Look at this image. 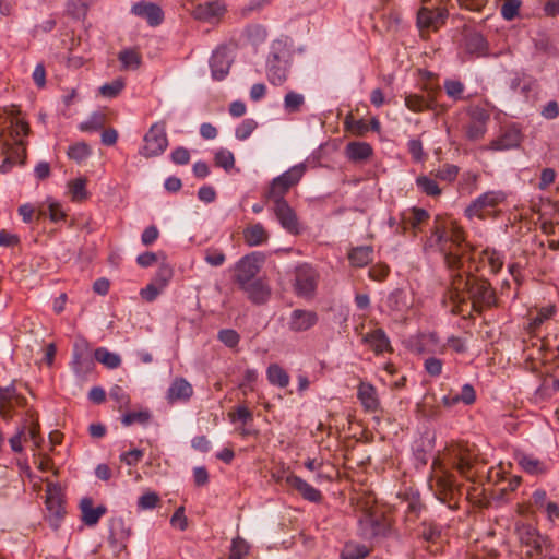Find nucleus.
Segmentation results:
<instances>
[{
	"label": "nucleus",
	"instance_id": "1",
	"mask_svg": "<svg viewBox=\"0 0 559 559\" xmlns=\"http://www.w3.org/2000/svg\"><path fill=\"white\" fill-rule=\"evenodd\" d=\"M507 192L503 190H488L476 197L464 210V215L473 221L495 217L498 206L506 202Z\"/></svg>",
	"mask_w": 559,
	"mask_h": 559
},
{
	"label": "nucleus",
	"instance_id": "2",
	"mask_svg": "<svg viewBox=\"0 0 559 559\" xmlns=\"http://www.w3.org/2000/svg\"><path fill=\"white\" fill-rule=\"evenodd\" d=\"M413 305V295L404 289L396 288L382 299L380 311L388 314L394 322L402 323L406 321Z\"/></svg>",
	"mask_w": 559,
	"mask_h": 559
},
{
	"label": "nucleus",
	"instance_id": "3",
	"mask_svg": "<svg viewBox=\"0 0 559 559\" xmlns=\"http://www.w3.org/2000/svg\"><path fill=\"white\" fill-rule=\"evenodd\" d=\"M306 170L307 165L305 163H299L292 166L280 176L273 178L266 193L267 199L285 200L284 195L292 187L296 186L301 180Z\"/></svg>",
	"mask_w": 559,
	"mask_h": 559
},
{
	"label": "nucleus",
	"instance_id": "4",
	"mask_svg": "<svg viewBox=\"0 0 559 559\" xmlns=\"http://www.w3.org/2000/svg\"><path fill=\"white\" fill-rule=\"evenodd\" d=\"M143 142L144 144L139 151L142 156L150 158L163 154L168 146L164 123L156 122L152 124L144 135Z\"/></svg>",
	"mask_w": 559,
	"mask_h": 559
},
{
	"label": "nucleus",
	"instance_id": "5",
	"mask_svg": "<svg viewBox=\"0 0 559 559\" xmlns=\"http://www.w3.org/2000/svg\"><path fill=\"white\" fill-rule=\"evenodd\" d=\"M319 273L314 267L305 263L295 269L294 290L297 296L310 299L318 286Z\"/></svg>",
	"mask_w": 559,
	"mask_h": 559
},
{
	"label": "nucleus",
	"instance_id": "6",
	"mask_svg": "<svg viewBox=\"0 0 559 559\" xmlns=\"http://www.w3.org/2000/svg\"><path fill=\"white\" fill-rule=\"evenodd\" d=\"M424 3H430L436 8L424 7L417 14V25L420 28H437L444 23L448 16V10L442 7L450 0H421Z\"/></svg>",
	"mask_w": 559,
	"mask_h": 559
},
{
	"label": "nucleus",
	"instance_id": "7",
	"mask_svg": "<svg viewBox=\"0 0 559 559\" xmlns=\"http://www.w3.org/2000/svg\"><path fill=\"white\" fill-rule=\"evenodd\" d=\"M273 202V213L283 229L292 235L301 233L302 227L298 221L297 214L294 209L287 203L286 200H271Z\"/></svg>",
	"mask_w": 559,
	"mask_h": 559
},
{
	"label": "nucleus",
	"instance_id": "8",
	"mask_svg": "<svg viewBox=\"0 0 559 559\" xmlns=\"http://www.w3.org/2000/svg\"><path fill=\"white\" fill-rule=\"evenodd\" d=\"M48 521L57 530L66 516V508L62 501L61 490L56 485H48L46 495Z\"/></svg>",
	"mask_w": 559,
	"mask_h": 559
},
{
	"label": "nucleus",
	"instance_id": "9",
	"mask_svg": "<svg viewBox=\"0 0 559 559\" xmlns=\"http://www.w3.org/2000/svg\"><path fill=\"white\" fill-rule=\"evenodd\" d=\"M263 258L260 253L253 252L245 255L236 264V282L239 286L254 280L260 270Z\"/></svg>",
	"mask_w": 559,
	"mask_h": 559
},
{
	"label": "nucleus",
	"instance_id": "10",
	"mask_svg": "<svg viewBox=\"0 0 559 559\" xmlns=\"http://www.w3.org/2000/svg\"><path fill=\"white\" fill-rule=\"evenodd\" d=\"M130 13L145 20L151 27L160 25L165 16L163 9L158 4L146 0L133 3Z\"/></svg>",
	"mask_w": 559,
	"mask_h": 559
},
{
	"label": "nucleus",
	"instance_id": "11",
	"mask_svg": "<svg viewBox=\"0 0 559 559\" xmlns=\"http://www.w3.org/2000/svg\"><path fill=\"white\" fill-rule=\"evenodd\" d=\"M231 58L226 48L222 47L213 51L210 59L212 78L216 81L224 80L229 73Z\"/></svg>",
	"mask_w": 559,
	"mask_h": 559
},
{
	"label": "nucleus",
	"instance_id": "12",
	"mask_svg": "<svg viewBox=\"0 0 559 559\" xmlns=\"http://www.w3.org/2000/svg\"><path fill=\"white\" fill-rule=\"evenodd\" d=\"M26 403L25 397L17 394L13 384L0 386V415L9 416L15 407H22Z\"/></svg>",
	"mask_w": 559,
	"mask_h": 559
},
{
	"label": "nucleus",
	"instance_id": "13",
	"mask_svg": "<svg viewBox=\"0 0 559 559\" xmlns=\"http://www.w3.org/2000/svg\"><path fill=\"white\" fill-rule=\"evenodd\" d=\"M522 142V134L515 126L507 128L500 136L492 140L488 146L491 151H508L516 148Z\"/></svg>",
	"mask_w": 559,
	"mask_h": 559
},
{
	"label": "nucleus",
	"instance_id": "14",
	"mask_svg": "<svg viewBox=\"0 0 559 559\" xmlns=\"http://www.w3.org/2000/svg\"><path fill=\"white\" fill-rule=\"evenodd\" d=\"M193 394V388L191 383L182 377L175 378L167 392L166 400L168 403L174 404L177 402H187Z\"/></svg>",
	"mask_w": 559,
	"mask_h": 559
},
{
	"label": "nucleus",
	"instance_id": "15",
	"mask_svg": "<svg viewBox=\"0 0 559 559\" xmlns=\"http://www.w3.org/2000/svg\"><path fill=\"white\" fill-rule=\"evenodd\" d=\"M79 509L83 524L90 527L95 526L107 512V508L103 504L94 507L93 499L90 497H84L80 500Z\"/></svg>",
	"mask_w": 559,
	"mask_h": 559
},
{
	"label": "nucleus",
	"instance_id": "16",
	"mask_svg": "<svg viewBox=\"0 0 559 559\" xmlns=\"http://www.w3.org/2000/svg\"><path fill=\"white\" fill-rule=\"evenodd\" d=\"M318 322V316L314 311L295 309L292 311L288 328L294 332H304L311 329Z\"/></svg>",
	"mask_w": 559,
	"mask_h": 559
},
{
	"label": "nucleus",
	"instance_id": "17",
	"mask_svg": "<svg viewBox=\"0 0 559 559\" xmlns=\"http://www.w3.org/2000/svg\"><path fill=\"white\" fill-rule=\"evenodd\" d=\"M463 49L472 58L485 57L488 55V41L480 33H469L464 37Z\"/></svg>",
	"mask_w": 559,
	"mask_h": 559
},
{
	"label": "nucleus",
	"instance_id": "18",
	"mask_svg": "<svg viewBox=\"0 0 559 559\" xmlns=\"http://www.w3.org/2000/svg\"><path fill=\"white\" fill-rule=\"evenodd\" d=\"M282 479L290 487L296 489L306 500L311 502H318L321 499V492L313 486L308 484L306 480L294 474H288L282 477Z\"/></svg>",
	"mask_w": 559,
	"mask_h": 559
},
{
	"label": "nucleus",
	"instance_id": "19",
	"mask_svg": "<svg viewBox=\"0 0 559 559\" xmlns=\"http://www.w3.org/2000/svg\"><path fill=\"white\" fill-rule=\"evenodd\" d=\"M267 76L273 85H281L287 75V61L277 53H271L266 63Z\"/></svg>",
	"mask_w": 559,
	"mask_h": 559
},
{
	"label": "nucleus",
	"instance_id": "20",
	"mask_svg": "<svg viewBox=\"0 0 559 559\" xmlns=\"http://www.w3.org/2000/svg\"><path fill=\"white\" fill-rule=\"evenodd\" d=\"M225 11V3L219 0H214L199 4L193 11V16L200 21L211 22L214 19L221 17Z\"/></svg>",
	"mask_w": 559,
	"mask_h": 559
},
{
	"label": "nucleus",
	"instance_id": "21",
	"mask_svg": "<svg viewBox=\"0 0 559 559\" xmlns=\"http://www.w3.org/2000/svg\"><path fill=\"white\" fill-rule=\"evenodd\" d=\"M519 537L523 545L530 547L534 552H542L543 547L547 543V538L542 536L538 531L530 525L519 528Z\"/></svg>",
	"mask_w": 559,
	"mask_h": 559
},
{
	"label": "nucleus",
	"instance_id": "22",
	"mask_svg": "<svg viewBox=\"0 0 559 559\" xmlns=\"http://www.w3.org/2000/svg\"><path fill=\"white\" fill-rule=\"evenodd\" d=\"M240 288L254 304H264L270 298L271 289L262 280H253L241 285Z\"/></svg>",
	"mask_w": 559,
	"mask_h": 559
},
{
	"label": "nucleus",
	"instance_id": "23",
	"mask_svg": "<svg viewBox=\"0 0 559 559\" xmlns=\"http://www.w3.org/2000/svg\"><path fill=\"white\" fill-rule=\"evenodd\" d=\"M357 397L366 411L376 412L379 409L380 401L377 390L372 384L361 382L358 385Z\"/></svg>",
	"mask_w": 559,
	"mask_h": 559
},
{
	"label": "nucleus",
	"instance_id": "24",
	"mask_svg": "<svg viewBox=\"0 0 559 559\" xmlns=\"http://www.w3.org/2000/svg\"><path fill=\"white\" fill-rule=\"evenodd\" d=\"M430 241L431 245L437 246L444 255H448L452 252V247L460 241V234L454 230L449 233L436 229Z\"/></svg>",
	"mask_w": 559,
	"mask_h": 559
},
{
	"label": "nucleus",
	"instance_id": "25",
	"mask_svg": "<svg viewBox=\"0 0 559 559\" xmlns=\"http://www.w3.org/2000/svg\"><path fill=\"white\" fill-rule=\"evenodd\" d=\"M364 342L378 355L392 349L390 338L382 329L367 333L364 336Z\"/></svg>",
	"mask_w": 559,
	"mask_h": 559
},
{
	"label": "nucleus",
	"instance_id": "26",
	"mask_svg": "<svg viewBox=\"0 0 559 559\" xmlns=\"http://www.w3.org/2000/svg\"><path fill=\"white\" fill-rule=\"evenodd\" d=\"M373 154L371 145L367 142H349L345 147V155L348 160L361 163L369 159Z\"/></svg>",
	"mask_w": 559,
	"mask_h": 559
},
{
	"label": "nucleus",
	"instance_id": "27",
	"mask_svg": "<svg viewBox=\"0 0 559 559\" xmlns=\"http://www.w3.org/2000/svg\"><path fill=\"white\" fill-rule=\"evenodd\" d=\"M429 218V213L420 207H409L401 213V223L404 228L417 229Z\"/></svg>",
	"mask_w": 559,
	"mask_h": 559
},
{
	"label": "nucleus",
	"instance_id": "28",
	"mask_svg": "<svg viewBox=\"0 0 559 559\" xmlns=\"http://www.w3.org/2000/svg\"><path fill=\"white\" fill-rule=\"evenodd\" d=\"M270 235L261 223L249 225L243 230L245 242L249 247H258L265 243Z\"/></svg>",
	"mask_w": 559,
	"mask_h": 559
},
{
	"label": "nucleus",
	"instance_id": "29",
	"mask_svg": "<svg viewBox=\"0 0 559 559\" xmlns=\"http://www.w3.org/2000/svg\"><path fill=\"white\" fill-rule=\"evenodd\" d=\"M433 473L429 478V486L432 488L435 485L439 487L441 490H450L453 485L452 475H450L447 471L443 469L441 465L437 461L433 462Z\"/></svg>",
	"mask_w": 559,
	"mask_h": 559
},
{
	"label": "nucleus",
	"instance_id": "30",
	"mask_svg": "<svg viewBox=\"0 0 559 559\" xmlns=\"http://www.w3.org/2000/svg\"><path fill=\"white\" fill-rule=\"evenodd\" d=\"M348 260L353 266L364 267L373 260V248L371 246L356 247L349 251Z\"/></svg>",
	"mask_w": 559,
	"mask_h": 559
},
{
	"label": "nucleus",
	"instance_id": "31",
	"mask_svg": "<svg viewBox=\"0 0 559 559\" xmlns=\"http://www.w3.org/2000/svg\"><path fill=\"white\" fill-rule=\"evenodd\" d=\"M516 460L521 468L527 474L539 475L547 471L546 464L533 455L519 454Z\"/></svg>",
	"mask_w": 559,
	"mask_h": 559
},
{
	"label": "nucleus",
	"instance_id": "32",
	"mask_svg": "<svg viewBox=\"0 0 559 559\" xmlns=\"http://www.w3.org/2000/svg\"><path fill=\"white\" fill-rule=\"evenodd\" d=\"M267 381L281 389L286 388L289 384L290 378L286 370L277 364H271L266 369Z\"/></svg>",
	"mask_w": 559,
	"mask_h": 559
},
{
	"label": "nucleus",
	"instance_id": "33",
	"mask_svg": "<svg viewBox=\"0 0 559 559\" xmlns=\"http://www.w3.org/2000/svg\"><path fill=\"white\" fill-rule=\"evenodd\" d=\"M95 359L108 369H116L121 365V357L106 347H98L94 352Z\"/></svg>",
	"mask_w": 559,
	"mask_h": 559
},
{
	"label": "nucleus",
	"instance_id": "34",
	"mask_svg": "<svg viewBox=\"0 0 559 559\" xmlns=\"http://www.w3.org/2000/svg\"><path fill=\"white\" fill-rule=\"evenodd\" d=\"M105 124V116L100 111L92 112L84 121L78 124V129L84 133H94Z\"/></svg>",
	"mask_w": 559,
	"mask_h": 559
},
{
	"label": "nucleus",
	"instance_id": "35",
	"mask_svg": "<svg viewBox=\"0 0 559 559\" xmlns=\"http://www.w3.org/2000/svg\"><path fill=\"white\" fill-rule=\"evenodd\" d=\"M368 555L367 546L356 542H347L341 551V559H364Z\"/></svg>",
	"mask_w": 559,
	"mask_h": 559
},
{
	"label": "nucleus",
	"instance_id": "36",
	"mask_svg": "<svg viewBox=\"0 0 559 559\" xmlns=\"http://www.w3.org/2000/svg\"><path fill=\"white\" fill-rule=\"evenodd\" d=\"M421 350L431 354H443L445 344L441 343L436 333H427L420 336Z\"/></svg>",
	"mask_w": 559,
	"mask_h": 559
},
{
	"label": "nucleus",
	"instance_id": "37",
	"mask_svg": "<svg viewBox=\"0 0 559 559\" xmlns=\"http://www.w3.org/2000/svg\"><path fill=\"white\" fill-rule=\"evenodd\" d=\"M432 105V99L430 97L417 95V94H408L405 96V106L415 112L423 111L429 109Z\"/></svg>",
	"mask_w": 559,
	"mask_h": 559
},
{
	"label": "nucleus",
	"instance_id": "38",
	"mask_svg": "<svg viewBox=\"0 0 559 559\" xmlns=\"http://www.w3.org/2000/svg\"><path fill=\"white\" fill-rule=\"evenodd\" d=\"M118 59L123 70H136L141 64V57L133 49H124L120 51Z\"/></svg>",
	"mask_w": 559,
	"mask_h": 559
},
{
	"label": "nucleus",
	"instance_id": "39",
	"mask_svg": "<svg viewBox=\"0 0 559 559\" xmlns=\"http://www.w3.org/2000/svg\"><path fill=\"white\" fill-rule=\"evenodd\" d=\"M417 188L425 194L436 197L441 193L436 180L428 176H418L415 180Z\"/></svg>",
	"mask_w": 559,
	"mask_h": 559
},
{
	"label": "nucleus",
	"instance_id": "40",
	"mask_svg": "<svg viewBox=\"0 0 559 559\" xmlns=\"http://www.w3.org/2000/svg\"><path fill=\"white\" fill-rule=\"evenodd\" d=\"M250 551V545L240 536L231 540L228 559H245Z\"/></svg>",
	"mask_w": 559,
	"mask_h": 559
},
{
	"label": "nucleus",
	"instance_id": "41",
	"mask_svg": "<svg viewBox=\"0 0 559 559\" xmlns=\"http://www.w3.org/2000/svg\"><path fill=\"white\" fill-rule=\"evenodd\" d=\"M362 535L365 537H374L382 532L381 523L371 515H366L364 520H360Z\"/></svg>",
	"mask_w": 559,
	"mask_h": 559
},
{
	"label": "nucleus",
	"instance_id": "42",
	"mask_svg": "<svg viewBox=\"0 0 559 559\" xmlns=\"http://www.w3.org/2000/svg\"><path fill=\"white\" fill-rule=\"evenodd\" d=\"M151 419V413L147 409H142L138 412H129L122 415L121 423L124 426H130L133 424H142L145 425Z\"/></svg>",
	"mask_w": 559,
	"mask_h": 559
},
{
	"label": "nucleus",
	"instance_id": "43",
	"mask_svg": "<svg viewBox=\"0 0 559 559\" xmlns=\"http://www.w3.org/2000/svg\"><path fill=\"white\" fill-rule=\"evenodd\" d=\"M304 103V95L293 91L288 92L284 97V108L289 114L299 111Z\"/></svg>",
	"mask_w": 559,
	"mask_h": 559
},
{
	"label": "nucleus",
	"instance_id": "44",
	"mask_svg": "<svg viewBox=\"0 0 559 559\" xmlns=\"http://www.w3.org/2000/svg\"><path fill=\"white\" fill-rule=\"evenodd\" d=\"M86 178L79 177L72 180V202H82L90 197V192L86 189Z\"/></svg>",
	"mask_w": 559,
	"mask_h": 559
},
{
	"label": "nucleus",
	"instance_id": "45",
	"mask_svg": "<svg viewBox=\"0 0 559 559\" xmlns=\"http://www.w3.org/2000/svg\"><path fill=\"white\" fill-rule=\"evenodd\" d=\"M124 88V81L122 79H116L110 83H106L99 87V93L106 98H114L120 94Z\"/></svg>",
	"mask_w": 559,
	"mask_h": 559
},
{
	"label": "nucleus",
	"instance_id": "46",
	"mask_svg": "<svg viewBox=\"0 0 559 559\" xmlns=\"http://www.w3.org/2000/svg\"><path fill=\"white\" fill-rule=\"evenodd\" d=\"M258 123L255 120L248 118L241 121V123L235 130V136L239 141L247 140L252 132L257 129Z\"/></svg>",
	"mask_w": 559,
	"mask_h": 559
},
{
	"label": "nucleus",
	"instance_id": "47",
	"mask_svg": "<svg viewBox=\"0 0 559 559\" xmlns=\"http://www.w3.org/2000/svg\"><path fill=\"white\" fill-rule=\"evenodd\" d=\"M92 155L91 146L85 142L72 144V160L83 164Z\"/></svg>",
	"mask_w": 559,
	"mask_h": 559
},
{
	"label": "nucleus",
	"instance_id": "48",
	"mask_svg": "<svg viewBox=\"0 0 559 559\" xmlns=\"http://www.w3.org/2000/svg\"><path fill=\"white\" fill-rule=\"evenodd\" d=\"M215 163L217 166L228 171L235 165L234 154L227 148H219L215 153Z\"/></svg>",
	"mask_w": 559,
	"mask_h": 559
},
{
	"label": "nucleus",
	"instance_id": "49",
	"mask_svg": "<svg viewBox=\"0 0 559 559\" xmlns=\"http://www.w3.org/2000/svg\"><path fill=\"white\" fill-rule=\"evenodd\" d=\"M28 124L22 119H16L15 122L12 124V133L15 139V142L19 145L16 150H20L22 153L24 152V150L22 148L23 138L28 134Z\"/></svg>",
	"mask_w": 559,
	"mask_h": 559
},
{
	"label": "nucleus",
	"instance_id": "50",
	"mask_svg": "<svg viewBox=\"0 0 559 559\" xmlns=\"http://www.w3.org/2000/svg\"><path fill=\"white\" fill-rule=\"evenodd\" d=\"M413 457L416 467L426 465L428 461V452L423 440L415 441L413 444Z\"/></svg>",
	"mask_w": 559,
	"mask_h": 559
},
{
	"label": "nucleus",
	"instance_id": "51",
	"mask_svg": "<svg viewBox=\"0 0 559 559\" xmlns=\"http://www.w3.org/2000/svg\"><path fill=\"white\" fill-rule=\"evenodd\" d=\"M171 277L173 269L167 264H163L158 267L152 282L156 283L157 286H159L162 289H165L169 284Z\"/></svg>",
	"mask_w": 559,
	"mask_h": 559
},
{
	"label": "nucleus",
	"instance_id": "52",
	"mask_svg": "<svg viewBox=\"0 0 559 559\" xmlns=\"http://www.w3.org/2000/svg\"><path fill=\"white\" fill-rule=\"evenodd\" d=\"M217 338L227 347L234 348L238 345L240 336L233 329H223L218 332Z\"/></svg>",
	"mask_w": 559,
	"mask_h": 559
},
{
	"label": "nucleus",
	"instance_id": "53",
	"mask_svg": "<svg viewBox=\"0 0 559 559\" xmlns=\"http://www.w3.org/2000/svg\"><path fill=\"white\" fill-rule=\"evenodd\" d=\"M487 132V124L469 121L465 128L466 138L471 141L481 139Z\"/></svg>",
	"mask_w": 559,
	"mask_h": 559
},
{
	"label": "nucleus",
	"instance_id": "54",
	"mask_svg": "<svg viewBox=\"0 0 559 559\" xmlns=\"http://www.w3.org/2000/svg\"><path fill=\"white\" fill-rule=\"evenodd\" d=\"M49 217L52 222L57 223L66 218V212L62 210L61 204L52 198L46 200Z\"/></svg>",
	"mask_w": 559,
	"mask_h": 559
},
{
	"label": "nucleus",
	"instance_id": "55",
	"mask_svg": "<svg viewBox=\"0 0 559 559\" xmlns=\"http://www.w3.org/2000/svg\"><path fill=\"white\" fill-rule=\"evenodd\" d=\"M109 396L118 404L120 409L128 407L130 404L129 394L119 385H114L110 389Z\"/></svg>",
	"mask_w": 559,
	"mask_h": 559
},
{
	"label": "nucleus",
	"instance_id": "56",
	"mask_svg": "<svg viewBox=\"0 0 559 559\" xmlns=\"http://www.w3.org/2000/svg\"><path fill=\"white\" fill-rule=\"evenodd\" d=\"M554 313H555L554 306H547V307L539 309L536 317L532 318V320H531L530 324H531L532 329H537L546 320L550 319Z\"/></svg>",
	"mask_w": 559,
	"mask_h": 559
},
{
	"label": "nucleus",
	"instance_id": "57",
	"mask_svg": "<svg viewBox=\"0 0 559 559\" xmlns=\"http://www.w3.org/2000/svg\"><path fill=\"white\" fill-rule=\"evenodd\" d=\"M442 360L436 357H428L424 361L425 371L431 377H438L442 372Z\"/></svg>",
	"mask_w": 559,
	"mask_h": 559
},
{
	"label": "nucleus",
	"instance_id": "58",
	"mask_svg": "<svg viewBox=\"0 0 559 559\" xmlns=\"http://www.w3.org/2000/svg\"><path fill=\"white\" fill-rule=\"evenodd\" d=\"M520 1L509 0L501 8V15L507 21H512L519 13Z\"/></svg>",
	"mask_w": 559,
	"mask_h": 559
},
{
	"label": "nucleus",
	"instance_id": "59",
	"mask_svg": "<svg viewBox=\"0 0 559 559\" xmlns=\"http://www.w3.org/2000/svg\"><path fill=\"white\" fill-rule=\"evenodd\" d=\"M444 88L448 96L453 99H460L464 91V85L460 81L448 80L444 82Z\"/></svg>",
	"mask_w": 559,
	"mask_h": 559
},
{
	"label": "nucleus",
	"instance_id": "60",
	"mask_svg": "<svg viewBox=\"0 0 559 559\" xmlns=\"http://www.w3.org/2000/svg\"><path fill=\"white\" fill-rule=\"evenodd\" d=\"M159 498L155 492H146L142 495L138 500V507L143 510H151L157 506Z\"/></svg>",
	"mask_w": 559,
	"mask_h": 559
},
{
	"label": "nucleus",
	"instance_id": "61",
	"mask_svg": "<svg viewBox=\"0 0 559 559\" xmlns=\"http://www.w3.org/2000/svg\"><path fill=\"white\" fill-rule=\"evenodd\" d=\"M163 290L156 283L151 282L140 290V296L146 301H154Z\"/></svg>",
	"mask_w": 559,
	"mask_h": 559
},
{
	"label": "nucleus",
	"instance_id": "62",
	"mask_svg": "<svg viewBox=\"0 0 559 559\" xmlns=\"http://www.w3.org/2000/svg\"><path fill=\"white\" fill-rule=\"evenodd\" d=\"M407 148H408V152L411 153L412 157L416 162H421L424 159V148H423V143L420 140L411 139L407 142Z\"/></svg>",
	"mask_w": 559,
	"mask_h": 559
},
{
	"label": "nucleus",
	"instance_id": "63",
	"mask_svg": "<svg viewBox=\"0 0 559 559\" xmlns=\"http://www.w3.org/2000/svg\"><path fill=\"white\" fill-rule=\"evenodd\" d=\"M170 524L174 527L179 528L180 531H185L187 528L188 521H187V518L185 515V508L183 507H179L175 511V513L171 515Z\"/></svg>",
	"mask_w": 559,
	"mask_h": 559
},
{
	"label": "nucleus",
	"instance_id": "64",
	"mask_svg": "<svg viewBox=\"0 0 559 559\" xmlns=\"http://www.w3.org/2000/svg\"><path fill=\"white\" fill-rule=\"evenodd\" d=\"M459 174V167L455 165H444L442 168L438 169L437 177L445 180V181H453L457 177Z\"/></svg>",
	"mask_w": 559,
	"mask_h": 559
}]
</instances>
